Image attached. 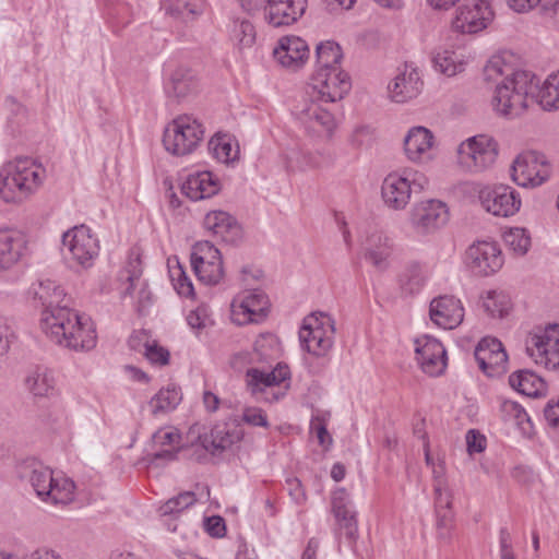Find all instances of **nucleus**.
<instances>
[{"mask_svg":"<svg viewBox=\"0 0 559 559\" xmlns=\"http://www.w3.org/2000/svg\"><path fill=\"white\" fill-rule=\"evenodd\" d=\"M26 249L25 236L14 229H0V271L15 265Z\"/></svg>","mask_w":559,"mask_h":559,"instance_id":"obj_33","label":"nucleus"},{"mask_svg":"<svg viewBox=\"0 0 559 559\" xmlns=\"http://www.w3.org/2000/svg\"><path fill=\"white\" fill-rule=\"evenodd\" d=\"M79 311L67 307H57L53 310H41L40 328L45 335L55 344L62 346L67 340L70 326L79 319Z\"/></svg>","mask_w":559,"mask_h":559,"instance_id":"obj_20","label":"nucleus"},{"mask_svg":"<svg viewBox=\"0 0 559 559\" xmlns=\"http://www.w3.org/2000/svg\"><path fill=\"white\" fill-rule=\"evenodd\" d=\"M465 263L474 274L489 276L501 269L503 257L497 242L477 241L466 250Z\"/></svg>","mask_w":559,"mask_h":559,"instance_id":"obj_13","label":"nucleus"},{"mask_svg":"<svg viewBox=\"0 0 559 559\" xmlns=\"http://www.w3.org/2000/svg\"><path fill=\"white\" fill-rule=\"evenodd\" d=\"M492 17L493 12L487 0H473L457 9L452 26L457 32L473 34L486 28Z\"/></svg>","mask_w":559,"mask_h":559,"instance_id":"obj_18","label":"nucleus"},{"mask_svg":"<svg viewBox=\"0 0 559 559\" xmlns=\"http://www.w3.org/2000/svg\"><path fill=\"white\" fill-rule=\"evenodd\" d=\"M222 261L221 252L211 241H199L193 246L191 263H206Z\"/></svg>","mask_w":559,"mask_h":559,"instance_id":"obj_51","label":"nucleus"},{"mask_svg":"<svg viewBox=\"0 0 559 559\" xmlns=\"http://www.w3.org/2000/svg\"><path fill=\"white\" fill-rule=\"evenodd\" d=\"M198 88V80L191 69L179 67L170 76L169 93L177 98H185Z\"/></svg>","mask_w":559,"mask_h":559,"instance_id":"obj_40","label":"nucleus"},{"mask_svg":"<svg viewBox=\"0 0 559 559\" xmlns=\"http://www.w3.org/2000/svg\"><path fill=\"white\" fill-rule=\"evenodd\" d=\"M202 0H166V11L176 16L195 15Z\"/></svg>","mask_w":559,"mask_h":559,"instance_id":"obj_53","label":"nucleus"},{"mask_svg":"<svg viewBox=\"0 0 559 559\" xmlns=\"http://www.w3.org/2000/svg\"><path fill=\"white\" fill-rule=\"evenodd\" d=\"M62 250L70 258L83 267L92 265V261L97 257L99 245L98 240L91 234V229L85 225L74 226L62 235Z\"/></svg>","mask_w":559,"mask_h":559,"instance_id":"obj_11","label":"nucleus"},{"mask_svg":"<svg viewBox=\"0 0 559 559\" xmlns=\"http://www.w3.org/2000/svg\"><path fill=\"white\" fill-rule=\"evenodd\" d=\"M424 82L416 68L404 64L399 69L393 82L389 84L390 97L395 103H405L417 97L423 91Z\"/></svg>","mask_w":559,"mask_h":559,"instance_id":"obj_26","label":"nucleus"},{"mask_svg":"<svg viewBox=\"0 0 559 559\" xmlns=\"http://www.w3.org/2000/svg\"><path fill=\"white\" fill-rule=\"evenodd\" d=\"M416 360L421 370L437 377L443 373L447 367V352L440 341L429 335H424L415 341Z\"/></svg>","mask_w":559,"mask_h":559,"instance_id":"obj_21","label":"nucleus"},{"mask_svg":"<svg viewBox=\"0 0 559 559\" xmlns=\"http://www.w3.org/2000/svg\"><path fill=\"white\" fill-rule=\"evenodd\" d=\"M45 169L29 157H17L0 168V198L20 203L43 183Z\"/></svg>","mask_w":559,"mask_h":559,"instance_id":"obj_3","label":"nucleus"},{"mask_svg":"<svg viewBox=\"0 0 559 559\" xmlns=\"http://www.w3.org/2000/svg\"><path fill=\"white\" fill-rule=\"evenodd\" d=\"M204 227L216 238L229 245H237L242 239V228L229 213L212 211L203 221Z\"/></svg>","mask_w":559,"mask_h":559,"instance_id":"obj_28","label":"nucleus"},{"mask_svg":"<svg viewBox=\"0 0 559 559\" xmlns=\"http://www.w3.org/2000/svg\"><path fill=\"white\" fill-rule=\"evenodd\" d=\"M474 356L481 371L489 377L507 371L508 355L498 338L484 337L476 346Z\"/></svg>","mask_w":559,"mask_h":559,"instance_id":"obj_22","label":"nucleus"},{"mask_svg":"<svg viewBox=\"0 0 559 559\" xmlns=\"http://www.w3.org/2000/svg\"><path fill=\"white\" fill-rule=\"evenodd\" d=\"M237 418L239 420V425L245 423L249 426L263 428H269L270 426L265 412L262 408L255 406L245 407L241 417Z\"/></svg>","mask_w":559,"mask_h":559,"instance_id":"obj_56","label":"nucleus"},{"mask_svg":"<svg viewBox=\"0 0 559 559\" xmlns=\"http://www.w3.org/2000/svg\"><path fill=\"white\" fill-rule=\"evenodd\" d=\"M317 69L307 85L310 93L320 94V88L332 90L333 97H344L350 90L348 75L341 70V47L334 41L321 43L316 49Z\"/></svg>","mask_w":559,"mask_h":559,"instance_id":"obj_4","label":"nucleus"},{"mask_svg":"<svg viewBox=\"0 0 559 559\" xmlns=\"http://www.w3.org/2000/svg\"><path fill=\"white\" fill-rule=\"evenodd\" d=\"M242 438L243 430L239 427L238 418L234 417L228 421L215 425L209 435L200 437V441L206 451L215 454L230 448Z\"/></svg>","mask_w":559,"mask_h":559,"instance_id":"obj_24","label":"nucleus"},{"mask_svg":"<svg viewBox=\"0 0 559 559\" xmlns=\"http://www.w3.org/2000/svg\"><path fill=\"white\" fill-rule=\"evenodd\" d=\"M144 355L145 357L155 365L164 366L169 361V352L159 346L157 343H146Z\"/></svg>","mask_w":559,"mask_h":559,"instance_id":"obj_60","label":"nucleus"},{"mask_svg":"<svg viewBox=\"0 0 559 559\" xmlns=\"http://www.w3.org/2000/svg\"><path fill=\"white\" fill-rule=\"evenodd\" d=\"M255 27L248 20H237L234 23L233 39L240 49L251 47L255 41Z\"/></svg>","mask_w":559,"mask_h":559,"instance_id":"obj_49","label":"nucleus"},{"mask_svg":"<svg viewBox=\"0 0 559 559\" xmlns=\"http://www.w3.org/2000/svg\"><path fill=\"white\" fill-rule=\"evenodd\" d=\"M484 80L495 85L492 107L501 116L516 117L534 98L538 80L530 71L514 69L502 56H493L483 71Z\"/></svg>","mask_w":559,"mask_h":559,"instance_id":"obj_1","label":"nucleus"},{"mask_svg":"<svg viewBox=\"0 0 559 559\" xmlns=\"http://www.w3.org/2000/svg\"><path fill=\"white\" fill-rule=\"evenodd\" d=\"M334 320L324 312H313L307 316L299 330L301 346L312 356L322 358L323 366L329 362V353L334 344Z\"/></svg>","mask_w":559,"mask_h":559,"instance_id":"obj_6","label":"nucleus"},{"mask_svg":"<svg viewBox=\"0 0 559 559\" xmlns=\"http://www.w3.org/2000/svg\"><path fill=\"white\" fill-rule=\"evenodd\" d=\"M209 148L214 157L222 163H228L235 158L233 146L225 136L212 138L209 142Z\"/></svg>","mask_w":559,"mask_h":559,"instance_id":"obj_55","label":"nucleus"},{"mask_svg":"<svg viewBox=\"0 0 559 559\" xmlns=\"http://www.w3.org/2000/svg\"><path fill=\"white\" fill-rule=\"evenodd\" d=\"M452 500V492H445L444 498L435 499L436 535L437 539L443 544H450L456 532Z\"/></svg>","mask_w":559,"mask_h":559,"instance_id":"obj_31","label":"nucleus"},{"mask_svg":"<svg viewBox=\"0 0 559 559\" xmlns=\"http://www.w3.org/2000/svg\"><path fill=\"white\" fill-rule=\"evenodd\" d=\"M497 155V143L484 134L469 138L457 147L460 165L474 173L490 167L496 162Z\"/></svg>","mask_w":559,"mask_h":559,"instance_id":"obj_9","label":"nucleus"},{"mask_svg":"<svg viewBox=\"0 0 559 559\" xmlns=\"http://www.w3.org/2000/svg\"><path fill=\"white\" fill-rule=\"evenodd\" d=\"M365 259L378 269L386 267V259L391 253L390 240L381 233L371 234L365 242Z\"/></svg>","mask_w":559,"mask_h":559,"instance_id":"obj_38","label":"nucleus"},{"mask_svg":"<svg viewBox=\"0 0 559 559\" xmlns=\"http://www.w3.org/2000/svg\"><path fill=\"white\" fill-rule=\"evenodd\" d=\"M269 306V298L262 290L246 292L233 300L231 320L238 325L260 322L265 318Z\"/></svg>","mask_w":559,"mask_h":559,"instance_id":"obj_15","label":"nucleus"},{"mask_svg":"<svg viewBox=\"0 0 559 559\" xmlns=\"http://www.w3.org/2000/svg\"><path fill=\"white\" fill-rule=\"evenodd\" d=\"M142 272L140 254L132 251L121 272V278L128 282L123 296L135 297V309L140 314H143L153 304L152 293L147 283L142 278Z\"/></svg>","mask_w":559,"mask_h":559,"instance_id":"obj_14","label":"nucleus"},{"mask_svg":"<svg viewBox=\"0 0 559 559\" xmlns=\"http://www.w3.org/2000/svg\"><path fill=\"white\" fill-rule=\"evenodd\" d=\"M432 132L421 126L413 127L404 139V151L412 162H424L430 158V150L433 146Z\"/></svg>","mask_w":559,"mask_h":559,"instance_id":"obj_32","label":"nucleus"},{"mask_svg":"<svg viewBox=\"0 0 559 559\" xmlns=\"http://www.w3.org/2000/svg\"><path fill=\"white\" fill-rule=\"evenodd\" d=\"M503 240L511 250L520 255L525 254L531 246L530 235L521 227H514L506 231Z\"/></svg>","mask_w":559,"mask_h":559,"instance_id":"obj_48","label":"nucleus"},{"mask_svg":"<svg viewBox=\"0 0 559 559\" xmlns=\"http://www.w3.org/2000/svg\"><path fill=\"white\" fill-rule=\"evenodd\" d=\"M537 4H540L544 11L556 12L559 9V1L550 4L547 0H509L510 8L516 12L528 11Z\"/></svg>","mask_w":559,"mask_h":559,"instance_id":"obj_58","label":"nucleus"},{"mask_svg":"<svg viewBox=\"0 0 559 559\" xmlns=\"http://www.w3.org/2000/svg\"><path fill=\"white\" fill-rule=\"evenodd\" d=\"M67 340L61 347L74 352H88L96 346L97 334L92 319L81 314L70 328Z\"/></svg>","mask_w":559,"mask_h":559,"instance_id":"obj_29","label":"nucleus"},{"mask_svg":"<svg viewBox=\"0 0 559 559\" xmlns=\"http://www.w3.org/2000/svg\"><path fill=\"white\" fill-rule=\"evenodd\" d=\"M203 136L204 129L201 122L190 115H181L165 128L163 144L173 155L185 156L198 147Z\"/></svg>","mask_w":559,"mask_h":559,"instance_id":"obj_8","label":"nucleus"},{"mask_svg":"<svg viewBox=\"0 0 559 559\" xmlns=\"http://www.w3.org/2000/svg\"><path fill=\"white\" fill-rule=\"evenodd\" d=\"M483 306L491 317L503 318L512 307L511 299L503 292H488L484 299Z\"/></svg>","mask_w":559,"mask_h":559,"instance_id":"obj_46","label":"nucleus"},{"mask_svg":"<svg viewBox=\"0 0 559 559\" xmlns=\"http://www.w3.org/2000/svg\"><path fill=\"white\" fill-rule=\"evenodd\" d=\"M432 63L437 71L447 76H453L463 69V63L457 62L455 53L450 50L435 52Z\"/></svg>","mask_w":559,"mask_h":559,"instance_id":"obj_47","label":"nucleus"},{"mask_svg":"<svg viewBox=\"0 0 559 559\" xmlns=\"http://www.w3.org/2000/svg\"><path fill=\"white\" fill-rule=\"evenodd\" d=\"M277 368L270 372L259 370L257 368H250L247 370V385L252 395H258L266 389L280 385L289 378L288 367L281 364H277Z\"/></svg>","mask_w":559,"mask_h":559,"instance_id":"obj_34","label":"nucleus"},{"mask_svg":"<svg viewBox=\"0 0 559 559\" xmlns=\"http://www.w3.org/2000/svg\"><path fill=\"white\" fill-rule=\"evenodd\" d=\"M449 221V209L440 200H425L416 203L411 213L413 227L421 234L432 233Z\"/></svg>","mask_w":559,"mask_h":559,"instance_id":"obj_17","label":"nucleus"},{"mask_svg":"<svg viewBox=\"0 0 559 559\" xmlns=\"http://www.w3.org/2000/svg\"><path fill=\"white\" fill-rule=\"evenodd\" d=\"M26 385L35 396H48L55 388V379L46 368H36L26 378Z\"/></svg>","mask_w":559,"mask_h":559,"instance_id":"obj_44","label":"nucleus"},{"mask_svg":"<svg viewBox=\"0 0 559 559\" xmlns=\"http://www.w3.org/2000/svg\"><path fill=\"white\" fill-rule=\"evenodd\" d=\"M182 399L181 392L175 385L160 389L150 401L153 415L165 414L174 411Z\"/></svg>","mask_w":559,"mask_h":559,"instance_id":"obj_42","label":"nucleus"},{"mask_svg":"<svg viewBox=\"0 0 559 559\" xmlns=\"http://www.w3.org/2000/svg\"><path fill=\"white\" fill-rule=\"evenodd\" d=\"M500 408L504 419L514 421L519 427H522L524 423H530L528 415L518 402L504 400Z\"/></svg>","mask_w":559,"mask_h":559,"instance_id":"obj_54","label":"nucleus"},{"mask_svg":"<svg viewBox=\"0 0 559 559\" xmlns=\"http://www.w3.org/2000/svg\"><path fill=\"white\" fill-rule=\"evenodd\" d=\"M254 352L260 361L274 359L278 354L276 338L269 335H261L254 343Z\"/></svg>","mask_w":559,"mask_h":559,"instance_id":"obj_52","label":"nucleus"},{"mask_svg":"<svg viewBox=\"0 0 559 559\" xmlns=\"http://www.w3.org/2000/svg\"><path fill=\"white\" fill-rule=\"evenodd\" d=\"M334 160L332 154L328 151L310 152L296 146L289 150L286 156V169L290 173L306 171L317 169L324 165H330Z\"/></svg>","mask_w":559,"mask_h":559,"instance_id":"obj_30","label":"nucleus"},{"mask_svg":"<svg viewBox=\"0 0 559 559\" xmlns=\"http://www.w3.org/2000/svg\"><path fill=\"white\" fill-rule=\"evenodd\" d=\"M435 499L444 498L445 492H452L445 478V465L442 461L432 464Z\"/></svg>","mask_w":559,"mask_h":559,"instance_id":"obj_57","label":"nucleus"},{"mask_svg":"<svg viewBox=\"0 0 559 559\" xmlns=\"http://www.w3.org/2000/svg\"><path fill=\"white\" fill-rule=\"evenodd\" d=\"M429 316L438 326L452 330L459 326L464 318V308L454 296H439L430 302Z\"/></svg>","mask_w":559,"mask_h":559,"instance_id":"obj_25","label":"nucleus"},{"mask_svg":"<svg viewBox=\"0 0 559 559\" xmlns=\"http://www.w3.org/2000/svg\"><path fill=\"white\" fill-rule=\"evenodd\" d=\"M425 266L418 262L408 263L399 276V285L404 295H416L425 286L427 281Z\"/></svg>","mask_w":559,"mask_h":559,"instance_id":"obj_39","label":"nucleus"},{"mask_svg":"<svg viewBox=\"0 0 559 559\" xmlns=\"http://www.w3.org/2000/svg\"><path fill=\"white\" fill-rule=\"evenodd\" d=\"M534 98L545 110L559 109V70L548 75Z\"/></svg>","mask_w":559,"mask_h":559,"instance_id":"obj_43","label":"nucleus"},{"mask_svg":"<svg viewBox=\"0 0 559 559\" xmlns=\"http://www.w3.org/2000/svg\"><path fill=\"white\" fill-rule=\"evenodd\" d=\"M466 445L469 454L480 453L486 448V438L474 429L468 430L466 433Z\"/></svg>","mask_w":559,"mask_h":559,"instance_id":"obj_61","label":"nucleus"},{"mask_svg":"<svg viewBox=\"0 0 559 559\" xmlns=\"http://www.w3.org/2000/svg\"><path fill=\"white\" fill-rule=\"evenodd\" d=\"M195 501L197 499L194 492L185 491L167 500L160 507V512L163 515L177 514L194 504Z\"/></svg>","mask_w":559,"mask_h":559,"instance_id":"obj_50","label":"nucleus"},{"mask_svg":"<svg viewBox=\"0 0 559 559\" xmlns=\"http://www.w3.org/2000/svg\"><path fill=\"white\" fill-rule=\"evenodd\" d=\"M320 94H311L307 85L301 99L294 108V114L308 133L318 136H331L336 123L334 116L323 104L335 103L343 97H333L332 90L320 88Z\"/></svg>","mask_w":559,"mask_h":559,"instance_id":"obj_5","label":"nucleus"},{"mask_svg":"<svg viewBox=\"0 0 559 559\" xmlns=\"http://www.w3.org/2000/svg\"><path fill=\"white\" fill-rule=\"evenodd\" d=\"M510 385L526 396H537L544 389V381L530 370H520L509 377Z\"/></svg>","mask_w":559,"mask_h":559,"instance_id":"obj_41","label":"nucleus"},{"mask_svg":"<svg viewBox=\"0 0 559 559\" xmlns=\"http://www.w3.org/2000/svg\"><path fill=\"white\" fill-rule=\"evenodd\" d=\"M34 298L38 300L41 310H53L57 307H67L70 304V297L64 289L55 281H40L36 287H33Z\"/></svg>","mask_w":559,"mask_h":559,"instance_id":"obj_37","label":"nucleus"},{"mask_svg":"<svg viewBox=\"0 0 559 559\" xmlns=\"http://www.w3.org/2000/svg\"><path fill=\"white\" fill-rule=\"evenodd\" d=\"M544 418L549 427L559 430V399L547 402L544 407Z\"/></svg>","mask_w":559,"mask_h":559,"instance_id":"obj_64","label":"nucleus"},{"mask_svg":"<svg viewBox=\"0 0 559 559\" xmlns=\"http://www.w3.org/2000/svg\"><path fill=\"white\" fill-rule=\"evenodd\" d=\"M306 8L307 0H269L264 19L274 27L292 25L302 16Z\"/></svg>","mask_w":559,"mask_h":559,"instance_id":"obj_27","label":"nucleus"},{"mask_svg":"<svg viewBox=\"0 0 559 559\" xmlns=\"http://www.w3.org/2000/svg\"><path fill=\"white\" fill-rule=\"evenodd\" d=\"M331 509L335 519L334 534L354 545L358 537L357 511L345 488H337L331 497Z\"/></svg>","mask_w":559,"mask_h":559,"instance_id":"obj_10","label":"nucleus"},{"mask_svg":"<svg viewBox=\"0 0 559 559\" xmlns=\"http://www.w3.org/2000/svg\"><path fill=\"white\" fill-rule=\"evenodd\" d=\"M526 353L546 369H559V325H549L540 334L531 336L526 342Z\"/></svg>","mask_w":559,"mask_h":559,"instance_id":"obj_12","label":"nucleus"},{"mask_svg":"<svg viewBox=\"0 0 559 559\" xmlns=\"http://www.w3.org/2000/svg\"><path fill=\"white\" fill-rule=\"evenodd\" d=\"M209 321L210 318L205 307H198L187 316V322L192 329H204Z\"/></svg>","mask_w":559,"mask_h":559,"instance_id":"obj_63","label":"nucleus"},{"mask_svg":"<svg viewBox=\"0 0 559 559\" xmlns=\"http://www.w3.org/2000/svg\"><path fill=\"white\" fill-rule=\"evenodd\" d=\"M536 152H527L519 155L512 165V178L522 187H538L548 176L549 169L545 162L540 160Z\"/></svg>","mask_w":559,"mask_h":559,"instance_id":"obj_19","label":"nucleus"},{"mask_svg":"<svg viewBox=\"0 0 559 559\" xmlns=\"http://www.w3.org/2000/svg\"><path fill=\"white\" fill-rule=\"evenodd\" d=\"M217 180L210 171H200L188 176L182 185V192L193 201L210 198L217 193Z\"/></svg>","mask_w":559,"mask_h":559,"instance_id":"obj_35","label":"nucleus"},{"mask_svg":"<svg viewBox=\"0 0 559 559\" xmlns=\"http://www.w3.org/2000/svg\"><path fill=\"white\" fill-rule=\"evenodd\" d=\"M17 476L29 485L44 502L69 503L74 498V481L68 477H55L53 472L35 459H27L17 466Z\"/></svg>","mask_w":559,"mask_h":559,"instance_id":"obj_2","label":"nucleus"},{"mask_svg":"<svg viewBox=\"0 0 559 559\" xmlns=\"http://www.w3.org/2000/svg\"><path fill=\"white\" fill-rule=\"evenodd\" d=\"M192 269L199 278L205 285H217L224 277V269L222 261L206 263H191Z\"/></svg>","mask_w":559,"mask_h":559,"instance_id":"obj_45","label":"nucleus"},{"mask_svg":"<svg viewBox=\"0 0 559 559\" xmlns=\"http://www.w3.org/2000/svg\"><path fill=\"white\" fill-rule=\"evenodd\" d=\"M427 186V177L417 170L391 173L382 181L381 197L389 209L400 211L406 207L413 193L421 192Z\"/></svg>","mask_w":559,"mask_h":559,"instance_id":"obj_7","label":"nucleus"},{"mask_svg":"<svg viewBox=\"0 0 559 559\" xmlns=\"http://www.w3.org/2000/svg\"><path fill=\"white\" fill-rule=\"evenodd\" d=\"M479 200L487 212L501 217L514 215L521 206L519 193L503 185L481 189Z\"/></svg>","mask_w":559,"mask_h":559,"instance_id":"obj_16","label":"nucleus"},{"mask_svg":"<svg viewBox=\"0 0 559 559\" xmlns=\"http://www.w3.org/2000/svg\"><path fill=\"white\" fill-rule=\"evenodd\" d=\"M309 46L298 36H284L274 48L273 56L283 68L297 71L304 67L309 58Z\"/></svg>","mask_w":559,"mask_h":559,"instance_id":"obj_23","label":"nucleus"},{"mask_svg":"<svg viewBox=\"0 0 559 559\" xmlns=\"http://www.w3.org/2000/svg\"><path fill=\"white\" fill-rule=\"evenodd\" d=\"M180 435L171 428H162L152 437L153 447L156 451L152 454V462L159 460L174 461L180 449Z\"/></svg>","mask_w":559,"mask_h":559,"instance_id":"obj_36","label":"nucleus"},{"mask_svg":"<svg viewBox=\"0 0 559 559\" xmlns=\"http://www.w3.org/2000/svg\"><path fill=\"white\" fill-rule=\"evenodd\" d=\"M171 280L174 282V287L176 288L179 295L183 297L193 296L192 282L186 275V273L180 266H178L176 270L171 272Z\"/></svg>","mask_w":559,"mask_h":559,"instance_id":"obj_59","label":"nucleus"},{"mask_svg":"<svg viewBox=\"0 0 559 559\" xmlns=\"http://www.w3.org/2000/svg\"><path fill=\"white\" fill-rule=\"evenodd\" d=\"M15 338V334L11 325L3 318H0V355L5 354L12 341Z\"/></svg>","mask_w":559,"mask_h":559,"instance_id":"obj_62","label":"nucleus"}]
</instances>
